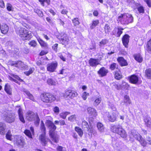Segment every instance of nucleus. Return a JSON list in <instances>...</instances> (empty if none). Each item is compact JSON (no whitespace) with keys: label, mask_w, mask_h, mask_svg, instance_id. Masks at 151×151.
Returning a JSON list of instances; mask_svg holds the SVG:
<instances>
[{"label":"nucleus","mask_w":151,"mask_h":151,"mask_svg":"<svg viewBox=\"0 0 151 151\" xmlns=\"http://www.w3.org/2000/svg\"><path fill=\"white\" fill-rule=\"evenodd\" d=\"M87 111L88 114L93 116H95L97 115L96 110L93 108L90 107H88L87 109Z\"/></svg>","instance_id":"25"},{"label":"nucleus","mask_w":151,"mask_h":151,"mask_svg":"<svg viewBox=\"0 0 151 151\" xmlns=\"http://www.w3.org/2000/svg\"><path fill=\"white\" fill-rule=\"evenodd\" d=\"M108 72V70L104 67L101 68L98 71V73L101 77L106 76Z\"/></svg>","instance_id":"19"},{"label":"nucleus","mask_w":151,"mask_h":151,"mask_svg":"<svg viewBox=\"0 0 151 151\" xmlns=\"http://www.w3.org/2000/svg\"><path fill=\"white\" fill-rule=\"evenodd\" d=\"M106 115L108 118V119L110 122H114L116 120V116L115 114L113 113L111 115H109V112L106 113Z\"/></svg>","instance_id":"24"},{"label":"nucleus","mask_w":151,"mask_h":151,"mask_svg":"<svg viewBox=\"0 0 151 151\" xmlns=\"http://www.w3.org/2000/svg\"><path fill=\"white\" fill-rule=\"evenodd\" d=\"M118 65L116 63H113L110 65L109 68L112 70H114L115 69L118 68Z\"/></svg>","instance_id":"39"},{"label":"nucleus","mask_w":151,"mask_h":151,"mask_svg":"<svg viewBox=\"0 0 151 151\" xmlns=\"http://www.w3.org/2000/svg\"><path fill=\"white\" fill-rule=\"evenodd\" d=\"M120 73L119 71L115 72L114 76L116 79L119 80L122 78V76Z\"/></svg>","instance_id":"40"},{"label":"nucleus","mask_w":151,"mask_h":151,"mask_svg":"<svg viewBox=\"0 0 151 151\" xmlns=\"http://www.w3.org/2000/svg\"><path fill=\"white\" fill-rule=\"evenodd\" d=\"M124 103L126 105L131 103V101L128 96L127 95H125L124 96Z\"/></svg>","instance_id":"31"},{"label":"nucleus","mask_w":151,"mask_h":151,"mask_svg":"<svg viewBox=\"0 0 151 151\" xmlns=\"http://www.w3.org/2000/svg\"><path fill=\"white\" fill-rule=\"evenodd\" d=\"M72 22L74 26H76L79 25L80 22L78 21V18H75L72 20Z\"/></svg>","instance_id":"47"},{"label":"nucleus","mask_w":151,"mask_h":151,"mask_svg":"<svg viewBox=\"0 0 151 151\" xmlns=\"http://www.w3.org/2000/svg\"><path fill=\"white\" fill-rule=\"evenodd\" d=\"M6 124L3 122H0V134L4 136L5 134Z\"/></svg>","instance_id":"15"},{"label":"nucleus","mask_w":151,"mask_h":151,"mask_svg":"<svg viewBox=\"0 0 151 151\" xmlns=\"http://www.w3.org/2000/svg\"><path fill=\"white\" fill-rule=\"evenodd\" d=\"M111 131L114 133H117L123 138H126L127 134L122 127L120 124L114 125L111 127Z\"/></svg>","instance_id":"6"},{"label":"nucleus","mask_w":151,"mask_h":151,"mask_svg":"<svg viewBox=\"0 0 151 151\" xmlns=\"http://www.w3.org/2000/svg\"><path fill=\"white\" fill-rule=\"evenodd\" d=\"M39 139L41 143L44 146H45L47 144L48 142L50 140L46 136V134H41L39 136Z\"/></svg>","instance_id":"8"},{"label":"nucleus","mask_w":151,"mask_h":151,"mask_svg":"<svg viewBox=\"0 0 151 151\" xmlns=\"http://www.w3.org/2000/svg\"><path fill=\"white\" fill-rule=\"evenodd\" d=\"M134 58L138 62L141 63L142 61V58L139 54L134 55Z\"/></svg>","instance_id":"29"},{"label":"nucleus","mask_w":151,"mask_h":151,"mask_svg":"<svg viewBox=\"0 0 151 151\" xmlns=\"http://www.w3.org/2000/svg\"><path fill=\"white\" fill-rule=\"evenodd\" d=\"M133 20V18L132 15L128 13L122 14L118 18V21L123 25L128 24L132 23Z\"/></svg>","instance_id":"5"},{"label":"nucleus","mask_w":151,"mask_h":151,"mask_svg":"<svg viewBox=\"0 0 151 151\" xmlns=\"http://www.w3.org/2000/svg\"><path fill=\"white\" fill-rule=\"evenodd\" d=\"M27 95L29 97V99L30 100H33L34 99V97L29 92H27L26 93Z\"/></svg>","instance_id":"59"},{"label":"nucleus","mask_w":151,"mask_h":151,"mask_svg":"<svg viewBox=\"0 0 151 151\" xmlns=\"http://www.w3.org/2000/svg\"><path fill=\"white\" fill-rule=\"evenodd\" d=\"M29 130L28 129H25L24 130V133L30 139H32V135H34L35 134V130L34 127L31 126L30 127Z\"/></svg>","instance_id":"9"},{"label":"nucleus","mask_w":151,"mask_h":151,"mask_svg":"<svg viewBox=\"0 0 151 151\" xmlns=\"http://www.w3.org/2000/svg\"><path fill=\"white\" fill-rule=\"evenodd\" d=\"M58 44L56 43L55 44H54L52 46V49L54 51H55L56 52H57L58 51Z\"/></svg>","instance_id":"52"},{"label":"nucleus","mask_w":151,"mask_h":151,"mask_svg":"<svg viewBox=\"0 0 151 151\" xmlns=\"http://www.w3.org/2000/svg\"><path fill=\"white\" fill-rule=\"evenodd\" d=\"M15 121V118L12 116H7L5 117V121L9 123H12Z\"/></svg>","instance_id":"27"},{"label":"nucleus","mask_w":151,"mask_h":151,"mask_svg":"<svg viewBox=\"0 0 151 151\" xmlns=\"http://www.w3.org/2000/svg\"><path fill=\"white\" fill-rule=\"evenodd\" d=\"M76 119V115H72L68 118V120L70 121H73Z\"/></svg>","instance_id":"54"},{"label":"nucleus","mask_w":151,"mask_h":151,"mask_svg":"<svg viewBox=\"0 0 151 151\" xmlns=\"http://www.w3.org/2000/svg\"><path fill=\"white\" fill-rule=\"evenodd\" d=\"M129 38V36L127 34L124 35L122 38V43L126 48L128 47Z\"/></svg>","instance_id":"10"},{"label":"nucleus","mask_w":151,"mask_h":151,"mask_svg":"<svg viewBox=\"0 0 151 151\" xmlns=\"http://www.w3.org/2000/svg\"><path fill=\"white\" fill-rule=\"evenodd\" d=\"M108 41L106 39H102L99 43V46L100 47L104 46L106 44L108 43Z\"/></svg>","instance_id":"36"},{"label":"nucleus","mask_w":151,"mask_h":151,"mask_svg":"<svg viewBox=\"0 0 151 151\" xmlns=\"http://www.w3.org/2000/svg\"><path fill=\"white\" fill-rule=\"evenodd\" d=\"M47 82L49 85H54L55 84V81L51 78L48 79L47 80Z\"/></svg>","instance_id":"44"},{"label":"nucleus","mask_w":151,"mask_h":151,"mask_svg":"<svg viewBox=\"0 0 151 151\" xmlns=\"http://www.w3.org/2000/svg\"><path fill=\"white\" fill-rule=\"evenodd\" d=\"M16 33L22 40L24 41L29 40L32 38V36L29 31L23 27H20L16 31Z\"/></svg>","instance_id":"3"},{"label":"nucleus","mask_w":151,"mask_h":151,"mask_svg":"<svg viewBox=\"0 0 151 151\" xmlns=\"http://www.w3.org/2000/svg\"><path fill=\"white\" fill-rule=\"evenodd\" d=\"M5 137L8 140L12 141V135L11 132V131L10 130L7 131V132L6 133Z\"/></svg>","instance_id":"26"},{"label":"nucleus","mask_w":151,"mask_h":151,"mask_svg":"<svg viewBox=\"0 0 151 151\" xmlns=\"http://www.w3.org/2000/svg\"><path fill=\"white\" fill-rule=\"evenodd\" d=\"M121 86L123 88L125 89H127L129 87V86L127 83L125 82L124 81H123L122 82V83L121 85Z\"/></svg>","instance_id":"45"},{"label":"nucleus","mask_w":151,"mask_h":151,"mask_svg":"<svg viewBox=\"0 0 151 151\" xmlns=\"http://www.w3.org/2000/svg\"><path fill=\"white\" fill-rule=\"evenodd\" d=\"M145 74L147 78L151 79V68H148L145 71Z\"/></svg>","instance_id":"35"},{"label":"nucleus","mask_w":151,"mask_h":151,"mask_svg":"<svg viewBox=\"0 0 151 151\" xmlns=\"http://www.w3.org/2000/svg\"><path fill=\"white\" fill-rule=\"evenodd\" d=\"M99 60L98 59L91 58L89 60L88 63L90 66L91 67H96L99 64Z\"/></svg>","instance_id":"17"},{"label":"nucleus","mask_w":151,"mask_h":151,"mask_svg":"<svg viewBox=\"0 0 151 151\" xmlns=\"http://www.w3.org/2000/svg\"><path fill=\"white\" fill-rule=\"evenodd\" d=\"M40 98V100L45 103H51L57 99L56 95L48 92H43L41 93Z\"/></svg>","instance_id":"1"},{"label":"nucleus","mask_w":151,"mask_h":151,"mask_svg":"<svg viewBox=\"0 0 151 151\" xmlns=\"http://www.w3.org/2000/svg\"><path fill=\"white\" fill-rule=\"evenodd\" d=\"M78 95L77 93L73 91L69 90L67 91V98L72 99L76 97Z\"/></svg>","instance_id":"18"},{"label":"nucleus","mask_w":151,"mask_h":151,"mask_svg":"<svg viewBox=\"0 0 151 151\" xmlns=\"http://www.w3.org/2000/svg\"><path fill=\"white\" fill-rule=\"evenodd\" d=\"M82 125L84 127L86 128L88 131H89V130H90L88 124L86 121L85 120L82 121Z\"/></svg>","instance_id":"42"},{"label":"nucleus","mask_w":151,"mask_h":151,"mask_svg":"<svg viewBox=\"0 0 151 151\" xmlns=\"http://www.w3.org/2000/svg\"><path fill=\"white\" fill-rule=\"evenodd\" d=\"M12 76L13 77L16 79L17 80H18L21 82H22L24 81L22 79H21L17 75L13 74Z\"/></svg>","instance_id":"56"},{"label":"nucleus","mask_w":151,"mask_h":151,"mask_svg":"<svg viewBox=\"0 0 151 151\" xmlns=\"http://www.w3.org/2000/svg\"><path fill=\"white\" fill-rule=\"evenodd\" d=\"M28 45L31 47H35L37 46V43L35 40H32L29 42Z\"/></svg>","instance_id":"37"},{"label":"nucleus","mask_w":151,"mask_h":151,"mask_svg":"<svg viewBox=\"0 0 151 151\" xmlns=\"http://www.w3.org/2000/svg\"><path fill=\"white\" fill-rule=\"evenodd\" d=\"M97 127L98 130L101 132H103L104 130V127L102 123L98 122L97 124Z\"/></svg>","instance_id":"32"},{"label":"nucleus","mask_w":151,"mask_h":151,"mask_svg":"<svg viewBox=\"0 0 151 151\" xmlns=\"http://www.w3.org/2000/svg\"><path fill=\"white\" fill-rule=\"evenodd\" d=\"M139 142L140 144L144 147H146L147 145V142L143 137L141 139Z\"/></svg>","instance_id":"38"},{"label":"nucleus","mask_w":151,"mask_h":151,"mask_svg":"<svg viewBox=\"0 0 151 151\" xmlns=\"http://www.w3.org/2000/svg\"><path fill=\"white\" fill-rule=\"evenodd\" d=\"M127 1L130 6L132 7L135 6V3L134 0H127Z\"/></svg>","instance_id":"46"},{"label":"nucleus","mask_w":151,"mask_h":151,"mask_svg":"<svg viewBox=\"0 0 151 151\" xmlns=\"http://www.w3.org/2000/svg\"><path fill=\"white\" fill-rule=\"evenodd\" d=\"M40 130L41 131V132H42V134H46V127H45V124L44 122L42 121L41 124L40 126Z\"/></svg>","instance_id":"33"},{"label":"nucleus","mask_w":151,"mask_h":151,"mask_svg":"<svg viewBox=\"0 0 151 151\" xmlns=\"http://www.w3.org/2000/svg\"><path fill=\"white\" fill-rule=\"evenodd\" d=\"M0 31L1 33L3 34H6L8 32L9 27L7 24H3L1 25L0 27Z\"/></svg>","instance_id":"13"},{"label":"nucleus","mask_w":151,"mask_h":151,"mask_svg":"<svg viewBox=\"0 0 151 151\" xmlns=\"http://www.w3.org/2000/svg\"><path fill=\"white\" fill-rule=\"evenodd\" d=\"M131 134L132 136L134 137H135V135H137L138 133V132L135 130H132L131 131Z\"/></svg>","instance_id":"58"},{"label":"nucleus","mask_w":151,"mask_h":151,"mask_svg":"<svg viewBox=\"0 0 151 151\" xmlns=\"http://www.w3.org/2000/svg\"><path fill=\"white\" fill-rule=\"evenodd\" d=\"M147 49L148 51H151V39L148 42Z\"/></svg>","instance_id":"57"},{"label":"nucleus","mask_w":151,"mask_h":151,"mask_svg":"<svg viewBox=\"0 0 151 151\" xmlns=\"http://www.w3.org/2000/svg\"><path fill=\"white\" fill-rule=\"evenodd\" d=\"M144 120L146 125L148 127H151V119L150 117L147 116Z\"/></svg>","instance_id":"30"},{"label":"nucleus","mask_w":151,"mask_h":151,"mask_svg":"<svg viewBox=\"0 0 151 151\" xmlns=\"http://www.w3.org/2000/svg\"><path fill=\"white\" fill-rule=\"evenodd\" d=\"M9 64L11 66H14L18 68L22 67L23 65L22 62L21 61L18 60L16 61H11L9 62Z\"/></svg>","instance_id":"16"},{"label":"nucleus","mask_w":151,"mask_h":151,"mask_svg":"<svg viewBox=\"0 0 151 151\" xmlns=\"http://www.w3.org/2000/svg\"><path fill=\"white\" fill-rule=\"evenodd\" d=\"M0 7L3 8L5 7L4 2L3 0H0Z\"/></svg>","instance_id":"63"},{"label":"nucleus","mask_w":151,"mask_h":151,"mask_svg":"<svg viewBox=\"0 0 151 151\" xmlns=\"http://www.w3.org/2000/svg\"><path fill=\"white\" fill-rule=\"evenodd\" d=\"M101 98H97L95 100L94 104L95 106H97L101 102Z\"/></svg>","instance_id":"49"},{"label":"nucleus","mask_w":151,"mask_h":151,"mask_svg":"<svg viewBox=\"0 0 151 151\" xmlns=\"http://www.w3.org/2000/svg\"><path fill=\"white\" fill-rule=\"evenodd\" d=\"M35 68H30L29 70L24 72V73L27 76H29L32 74L34 72Z\"/></svg>","instance_id":"41"},{"label":"nucleus","mask_w":151,"mask_h":151,"mask_svg":"<svg viewBox=\"0 0 151 151\" xmlns=\"http://www.w3.org/2000/svg\"><path fill=\"white\" fill-rule=\"evenodd\" d=\"M4 90L8 95H11L12 94V89L8 83H6L4 87Z\"/></svg>","instance_id":"23"},{"label":"nucleus","mask_w":151,"mask_h":151,"mask_svg":"<svg viewBox=\"0 0 151 151\" xmlns=\"http://www.w3.org/2000/svg\"><path fill=\"white\" fill-rule=\"evenodd\" d=\"M89 95V93L86 92H83L82 94V97L84 100H86L87 98V96Z\"/></svg>","instance_id":"55"},{"label":"nucleus","mask_w":151,"mask_h":151,"mask_svg":"<svg viewBox=\"0 0 151 151\" xmlns=\"http://www.w3.org/2000/svg\"><path fill=\"white\" fill-rule=\"evenodd\" d=\"M37 40L42 48L45 49L49 50V46L47 42L40 37L37 38Z\"/></svg>","instance_id":"11"},{"label":"nucleus","mask_w":151,"mask_h":151,"mask_svg":"<svg viewBox=\"0 0 151 151\" xmlns=\"http://www.w3.org/2000/svg\"><path fill=\"white\" fill-rule=\"evenodd\" d=\"M124 29V28L120 27H118L117 28H115L114 29L112 32L113 34V35H115L117 37H119L122 33V30Z\"/></svg>","instance_id":"12"},{"label":"nucleus","mask_w":151,"mask_h":151,"mask_svg":"<svg viewBox=\"0 0 151 151\" xmlns=\"http://www.w3.org/2000/svg\"><path fill=\"white\" fill-rule=\"evenodd\" d=\"M75 130L81 137L82 136L83 134V132L81 129L79 127H76L75 128Z\"/></svg>","instance_id":"28"},{"label":"nucleus","mask_w":151,"mask_h":151,"mask_svg":"<svg viewBox=\"0 0 151 151\" xmlns=\"http://www.w3.org/2000/svg\"><path fill=\"white\" fill-rule=\"evenodd\" d=\"M48 50H42L39 53V55L40 56H42L47 54L48 53Z\"/></svg>","instance_id":"43"},{"label":"nucleus","mask_w":151,"mask_h":151,"mask_svg":"<svg viewBox=\"0 0 151 151\" xmlns=\"http://www.w3.org/2000/svg\"><path fill=\"white\" fill-rule=\"evenodd\" d=\"M104 29L106 33H109L110 29L109 25L108 24H106L104 27Z\"/></svg>","instance_id":"48"},{"label":"nucleus","mask_w":151,"mask_h":151,"mask_svg":"<svg viewBox=\"0 0 151 151\" xmlns=\"http://www.w3.org/2000/svg\"><path fill=\"white\" fill-rule=\"evenodd\" d=\"M60 115V117L63 119H65L66 117V114L65 112L61 113Z\"/></svg>","instance_id":"62"},{"label":"nucleus","mask_w":151,"mask_h":151,"mask_svg":"<svg viewBox=\"0 0 151 151\" xmlns=\"http://www.w3.org/2000/svg\"><path fill=\"white\" fill-rule=\"evenodd\" d=\"M58 66V63L57 61L52 62L49 63L47 66V70L52 73L55 71Z\"/></svg>","instance_id":"7"},{"label":"nucleus","mask_w":151,"mask_h":151,"mask_svg":"<svg viewBox=\"0 0 151 151\" xmlns=\"http://www.w3.org/2000/svg\"><path fill=\"white\" fill-rule=\"evenodd\" d=\"M46 124L47 127L49 128V135L52 141L55 142H58V138L55 132L56 129V126L52 121L49 119L46 121Z\"/></svg>","instance_id":"2"},{"label":"nucleus","mask_w":151,"mask_h":151,"mask_svg":"<svg viewBox=\"0 0 151 151\" xmlns=\"http://www.w3.org/2000/svg\"><path fill=\"white\" fill-rule=\"evenodd\" d=\"M53 110L55 113L57 114L59 113L60 111L59 107L57 106H55L53 108Z\"/></svg>","instance_id":"60"},{"label":"nucleus","mask_w":151,"mask_h":151,"mask_svg":"<svg viewBox=\"0 0 151 151\" xmlns=\"http://www.w3.org/2000/svg\"><path fill=\"white\" fill-rule=\"evenodd\" d=\"M60 58L63 61H65V55H63V54H61L59 55Z\"/></svg>","instance_id":"64"},{"label":"nucleus","mask_w":151,"mask_h":151,"mask_svg":"<svg viewBox=\"0 0 151 151\" xmlns=\"http://www.w3.org/2000/svg\"><path fill=\"white\" fill-rule=\"evenodd\" d=\"M117 60L119 65L122 66H126L128 65L127 61L123 57H119Z\"/></svg>","instance_id":"21"},{"label":"nucleus","mask_w":151,"mask_h":151,"mask_svg":"<svg viewBox=\"0 0 151 151\" xmlns=\"http://www.w3.org/2000/svg\"><path fill=\"white\" fill-rule=\"evenodd\" d=\"M26 117L28 121H33L35 126H37L39 125L40 119L37 113H34L31 111L29 110L26 113Z\"/></svg>","instance_id":"4"},{"label":"nucleus","mask_w":151,"mask_h":151,"mask_svg":"<svg viewBox=\"0 0 151 151\" xmlns=\"http://www.w3.org/2000/svg\"><path fill=\"white\" fill-rule=\"evenodd\" d=\"M18 113L19 118L20 121L23 123H25V121L24 119L22 110L21 108H20L18 109Z\"/></svg>","instance_id":"22"},{"label":"nucleus","mask_w":151,"mask_h":151,"mask_svg":"<svg viewBox=\"0 0 151 151\" xmlns=\"http://www.w3.org/2000/svg\"><path fill=\"white\" fill-rule=\"evenodd\" d=\"M99 23V21L98 20L93 21L90 27L91 29H93L94 27H96Z\"/></svg>","instance_id":"50"},{"label":"nucleus","mask_w":151,"mask_h":151,"mask_svg":"<svg viewBox=\"0 0 151 151\" xmlns=\"http://www.w3.org/2000/svg\"><path fill=\"white\" fill-rule=\"evenodd\" d=\"M138 10L140 13H144V10L142 6H139L138 8Z\"/></svg>","instance_id":"61"},{"label":"nucleus","mask_w":151,"mask_h":151,"mask_svg":"<svg viewBox=\"0 0 151 151\" xmlns=\"http://www.w3.org/2000/svg\"><path fill=\"white\" fill-rule=\"evenodd\" d=\"M129 81L131 83L136 84L139 81L138 77L135 75H133L129 77Z\"/></svg>","instance_id":"20"},{"label":"nucleus","mask_w":151,"mask_h":151,"mask_svg":"<svg viewBox=\"0 0 151 151\" xmlns=\"http://www.w3.org/2000/svg\"><path fill=\"white\" fill-rule=\"evenodd\" d=\"M38 1L42 6H45V3H47V5H49L50 4V0H38Z\"/></svg>","instance_id":"34"},{"label":"nucleus","mask_w":151,"mask_h":151,"mask_svg":"<svg viewBox=\"0 0 151 151\" xmlns=\"http://www.w3.org/2000/svg\"><path fill=\"white\" fill-rule=\"evenodd\" d=\"M14 144L16 145L19 146L23 144V140L22 136L16 135L15 136V139L14 140Z\"/></svg>","instance_id":"14"},{"label":"nucleus","mask_w":151,"mask_h":151,"mask_svg":"<svg viewBox=\"0 0 151 151\" xmlns=\"http://www.w3.org/2000/svg\"><path fill=\"white\" fill-rule=\"evenodd\" d=\"M135 137H134L137 140L138 142L142 138V137L139 133L137 135H135Z\"/></svg>","instance_id":"53"},{"label":"nucleus","mask_w":151,"mask_h":151,"mask_svg":"<svg viewBox=\"0 0 151 151\" xmlns=\"http://www.w3.org/2000/svg\"><path fill=\"white\" fill-rule=\"evenodd\" d=\"M6 9L9 12L11 11L12 10V6L9 3H7Z\"/></svg>","instance_id":"51"}]
</instances>
